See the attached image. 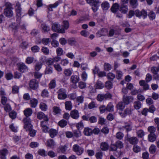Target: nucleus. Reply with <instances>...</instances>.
I'll return each mask as SVG.
<instances>
[{"mask_svg": "<svg viewBox=\"0 0 159 159\" xmlns=\"http://www.w3.org/2000/svg\"><path fill=\"white\" fill-rule=\"evenodd\" d=\"M16 6L17 7L16 9V16L17 19L16 20V23H14L12 24V28L16 30L19 27L21 16V8L20 5L19 3H17Z\"/></svg>", "mask_w": 159, "mask_h": 159, "instance_id": "1", "label": "nucleus"}, {"mask_svg": "<svg viewBox=\"0 0 159 159\" xmlns=\"http://www.w3.org/2000/svg\"><path fill=\"white\" fill-rule=\"evenodd\" d=\"M5 8L4 10L5 15L9 18L12 17L13 15V13L12 11L11 5L10 3L7 2L5 4Z\"/></svg>", "mask_w": 159, "mask_h": 159, "instance_id": "2", "label": "nucleus"}, {"mask_svg": "<svg viewBox=\"0 0 159 159\" xmlns=\"http://www.w3.org/2000/svg\"><path fill=\"white\" fill-rule=\"evenodd\" d=\"M58 98L59 99L64 100L67 97L66 94V91L63 88L60 89L57 91Z\"/></svg>", "mask_w": 159, "mask_h": 159, "instance_id": "3", "label": "nucleus"}, {"mask_svg": "<svg viewBox=\"0 0 159 159\" xmlns=\"http://www.w3.org/2000/svg\"><path fill=\"white\" fill-rule=\"evenodd\" d=\"M25 124L24 128L26 130L30 129L31 128L32 125L31 124V120L30 118L28 117L24 118L23 120Z\"/></svg>", "mask_w": 159, "mask_h": 159, "instance_id": "4", "label": "nucleus"}, {"mask_svg": "<svg viewBox=\"0 0 159 159\" xmlns=\"http://www.w3.org/2000/svg\"><path fill=\"white\" fill-rule=\"evenodd\" d=\"M73 150L78 155H80L84 152V149L77 144H75L73 147Z\"/></svg>", "mask_w": 159, "mask_h": 159, "instance_id": "5", "label": "nucleus"}, {"mask_svg": "<svg viewBox=\"0 0 159 159\" xmlns=\"http://www.w3.org/2000/svg\"><path fill=\"white\" fill-rule=\"evenodd\" d=\"M134 100V98L131 96L124 95L123 97V101L125 104L128 105L132 102Z\"/></svg>", "mask_w": 159, "mask_h": 159, "instance_id": "6", "label": "nucleus"}, {"mask_svg": "<svg viewBox=\"0 0 159 159\" xmlns=\"http://www.w3.org/2000/svg\"><path fill=\"white\" fill-rule=\"evenodd\" d=\"M29 85L31 89L33 90H35L39 87V83L37 80L33 79L30 80Z\"/></svg>", "mask_w": 159, "mask_h": 159, "instance_id": "7", "label": "nucleus"}, {"mask_svg": "<svg viewBox=\"0 0 159 159\" xmlns=\"http://www.w3.org/2000/svg\"><path fill=\"white\" fill-rule=\"evenodd\" d=\"M62 28L59 31L60 33L64 34L65 33V30H67L69 27V24L68 20H65L62 22Z\"/></svg>", "mask_w": 159, "mask_h": 159, "instance_id": "8", "label": "nucleus"}, {"mask_svg": "<svg viewBox=\"0 0 159 159\" xmlns=\"http://www.w3.org/2000/svg\"><path fill=\"white\" fill-rule=\"evenodd\" d=\"M80 80L79 76L75 75H72L70 79V82L75 84L77 83L80 81Z\"/></svg>", "mask_w": 159, "mask_h": 159, "instance_id": "9", "label": "nucleus"}, {"mask_svg": "<svg viewBox=\"0 0 159 159\" xmlns=\"http://www.w3.org/2000/svg\"><path fill=\"white\" fill-rule=\"evenodd\" d=\"M70 115L72 118L75 119H77L79 117L78 111L75 109L72 110L70 111Z\"/></svg>", "mask_w": 159, "mask_h": 159, "instance_id": "10", "label": "nucleus"}, {"mask_svg": "<svg viewBox=\"0 0 159 159\" xmlns=\"http://www.w3.org/2000/svg\"><path fill=\"white\" fill-rule=\"evenodd\" d=\"M73 70L71 68H66L64 70L63 73L65 77H70L73 73Z\"/></svg>", "mask_w": 159, "mask_h": 159, "instance_id": "11", "label": "nucleus"}, {"mask_svg": "<svg viewBox=\"0 0 159 159\" xmlns=\"http://www.w3.org/2000/svg\"><path fill=\"white\" fill-rule=\"evenodd\" d=\"M100 2L99 0L95 1L92 4V8L94 12H96L98 9V7L99 6Z\"/></svg>", "mask_w": 159, "mask_h": 159, "instance_id": "12", "label": "nucleus"}, {"mask_svg": "<svg viewBox=\"0 0 159 159\" xmlns=\"http://www.w3.org/2000/svg\"><path fill=\"white\" fill-rule=\"evenodd\" d=\"M100 148L103 151H106L108 150L109 146L108 144L106 142H102L100 144Z\"/></svg>", "mask_w": 159, "mask_h": 159, "instance_id": "13", "label": "nucleus"}, {"mask_svg": "<svg viewBox=\"0 0 159 159\" xmlns=\"http://www.w3.org/2000/svg\"><path fill=\"white\" fill-rule=\"evenodd\" d=\"M61 3V0H59L56 2L54 4H51L48 6V10L50 11H53L52 8H56Z\"/></svg>", "mask_w": 159, "mask_h": 159, "instance_id": "14", "label": "nucleus"}, {"mask_svg": "<svg viewBox=\"0 0 159 159\" xmlns=\"http://www.w3.org/2000/svg\"><path fill=\"white\" fill-rule=\"evenodd\" d=\"M61 3V0H59L56 2L54 4H51L48 6V10L50 11H53L52 8H56Z\"/></svg>", "mask_w": 159, "mask_h": 159, "instance_id": "15", "label": "nucleus"}, {"mask_svg": "<svg viewBox=\"0 0 159 159\" xmlns=\"http://www.w3.org/2000/svg\"><path fill=\"white\" fill-rule=\"evenodd\" d=\"M127 140L130 144L132 145H135L137 144L139 141L138 139L136 137H132L128 138Z\"/></svg>", "mask_w": 159, "mask_h": 159, "instance_id": "16", "label": "nucleus"}, {"mask_svg": "<svg viewBox=\"0 0 159 159\" xmlns=\"http://www.w3.org/2000/svg\"><path fill=\"white\" fill-rule=\"evenodd\" d=\"M19 70L22 72H24L28 70V68L23 63H20L18 64Z\"/></svg>", "mask_w": 159, "mask_h": 159, "instance_id": "17", "label": "nucleus"}, {"mask_svg": "<svg viewBox=\"0 0 159 159\" xmlns=\"http://www.w3.org/2000/svg\"><path fill=\"white\" fill-rule=\"evenodd\" d=\"M60 25L57 23H55L52 24V30L54 32H57L58 33H60L59 31L61 29H60Z\"/></svg>", "mask_w": 159, "mask_h": 159, "instance_id": "18", "label": "nucleus"}, {"mask_svg": "<svg viewBox=\"0 0 159 159\" xmlns=\"http://www.w3.org/2000/svg\"><path fill=\"white\" fill-rule=\"evenodd\" d=\"M48 132L50 137L53 138L57 135L58 131L54 129H51L49 130Z\"/></svg>", "mask_w": 159, "mask_h": 159, "instance_id": "19", "label": "nucleus"}, {"mask_svg": "<svg viewBox=\"0 0 159 159\" xmlns=\"http://www.w3.org/2000/svg\"><path fill=\"white\" fill-rule=\"evenodd\" d=\"M83 133L85 136H90L92 134V129L89 127H85L84 129Z\"/></svg>", "mask_w": 159, "mask_h": 159, "instance_id": "20", "label": "nucleus"}, {"mask_svg": "<svg viewBox=\"0 0 159 159\" xmlns=\"http://www.w3.org/2000/svg\"><path fill=\"white\" fill-rule=\"evenodd\" d=\"M38 103L37 99L34 98L31 99L30 100V107L32 108H35Z\"/></svg>", "mask_w": 159, "mask_h": 159, "instance_id": "21", "label": "nucleus"}, {"mask_svg": "<svg viewBox=\"0 0 159 159\" xmlns=\"http://www.w3.org/2000/svg\"><path fill=\"white\" fill-rule=\"evenodd\" d=\"M25 116L26 117H28L31 116L33 113L32 109L30 108L25 109L23 111Z\"/></svg>", "mask_w": 159, "mask_h": 159, "instance_id": "22", "label": "nucleus"}, {"mask_svg": "<svg viewBox=\"0 0 159 159\" xmlns=\"http://www.w3.org/2000/svg\"><path fill=\"white\" fill-rule=\"evenodd\" d=\"M156 139L157 136L155 134H150L148 136V141L150 142H154Z\"/></svg>", "mask_w": 159, "mask_h": 159, "instance_id": "23", "label": "nucleus"}, {"mask_svg": "<svg viewBox=\"0 0 159 159\" xmlns=\"http://www.w3.org/2000/svg\"><path fill=\"white\" fill-rule=\"evenodd\" d=\"M132 113V109L131 107L126 108L124 111V113L121 116L123 117H125L127 115H130Z\"/></svg>", "mask_w": 159, "mask_h": 159, "instance_id": "24", "label": "nucleus"}, {"mask_svg": "<svg viewBox=\"0 0 159 159\" xmlns=\"http://www.w3.org/2000/svg\"><path fill=\"white\" fill-rule=\"evenodd\" d=\"M106 110L109 112H112L114 111V106L111 102H109L107 105Z\"/></svg>", "mask_w": 159, "mask_h": 159, "instance_id": "25", "label": "nucleus"}, {"mask_svg": "<svg viewBox=\"0 0 159 159\" xmlns=\"http://www.w3.org/2000/svg\"><path fill=\"white\" fill-rule=\"evenodd\" d=\"M88 18L86 16H82L80 18L75 21L76 24H79L83 22V21L88 20Z\"/></svg>", "mask_w": 159, "mask_h": 159, "instance_id": "26", "label": "nucleus"}, {"mask_svg": "<svg viewBox=\"0 0 159 159\" xmlns=\"http://www.w3.org/2000/svg\"><path fill=\"white\" fill-rule=\"evenodd\" d=\"M41 27L44 32H47L50 30V27L45 23L42 24Z\"/></svg>", "mask_w": 159, "mask_h": 159, "instance_id": "27", "label": "nucleus"}, {"mask_svg": "<svg viewBox=\"0 0 159 159\" xmlns=\"http://www.w3.org/2000/svg\"><path fill=\"white\" fill-rule=\"evenodd\" d=\"M127 6L126 5H121L120 11L124 14L126 13L128 11Z\"/></svg>", "mask_w": 159, "mask_h": 159, "instance_id": "28", "label": "nucleus"}, {"mask_svg": "<svg viewBox=\"0 0 159 159\" xmlns=\"http://www.w3.org/2000/svg\"><path fill=\"white\" fill-rule=\"evenodd\" d=\"M65 107L66 110H70L72 107V104L71 101H66L65 102Z\"/></svg>", "mask_w": 159, "mask_h": 159, "instance_id": "29", "label": "nucleus"}, {"mask_svg": "<svg viewBox=\"0 0 159 159\" xmlns=\"http://www.w3.org/2000/svg\"><path fill=\"white\" fill-rule=\"evenodd\" d=\"M104 87V84L100 81L98 80L95 84V89H101Z\"/></svg>", "mask_w": 159, "mask_h": 159, "instance_id": "30", "label": "nucleus"}, {"mask_svg": "<svg viewBox=\"0 0 159 159\" xmlns=\"http://www.w3.org/2000/svg\"><path fill=\"white\" fill-rule=\"evenodd\" d=\"M119 7V5L117 3H115L113 4L111 9V11L113 13H116L118 10Z\"/></svg>", "mask_w": 159, "mask_h": 159, "instance_id": "31", "label": "nucleus"}, {"mask_svg": "<svg viewBox=\"0 0 159 159\" xmlns=\"http://www.w3.org/2000/svg\"><path fill=\"white\" fill-rule=\"evenodd\" d=\"M55 145V143L52 139H50L47 141V146L52 148Z\"/></svg>", "mask_w": 159, "mask_h": 159, "instance_id": "32", "label": "nucleus"}, {"mask_svg": "<svg viewBox=\"0 0 159 159\" xmlns=\"http://www.w3.org/2000/svg\"><path fill=\"white\" fill-rule=\"evenodd\" d=\"M125 105L124 102H119L117 105L116 108L117 109L122 111L124 108Z\"/></svg>", "mask_w": 159, "mask_h": 159, "instance_id": "33", "label": "nucleus"}, {"mask_svg": "<svg viewBox=\"0 0 159 159\" xmlns=\"http://www.w3.org/2000/svg\"><path fill=\"white\" fill-rule=\"evenodd\" d=\"M56 81L55 79L54 78L51 81L49 84V87L51 89H54L56 86Z\"/></svg>", "mask_w": 159, "mask_h": 159, "instance_id": "34", "label": "nucleus"}, {"mask_svg": "<svg viewBox=\"0 0 159 159\" xmlns=\"http://www.w3.org/2000/svg\"><path fill=\"white\" fill-rule=\"evenodd\" d=\"M67 121L64 119L61 120L58 123V125L62 128L65 127L67 125Z\"/></svg>", "mask_w": 159, "mask_h": 159, "instance_id": "35", "label": "nucleus"}, {"mask_svg": "<svg viewBox=\"0 0 159 159\" xmlns=\"http://www.w3.org/2000/svg\"><path fill=\"white\" fill-rule=\"evenodd\" d=\"M101 7L103 10H107L109 7V4L107 2H105L102 3Z\"/></svg>", "mask_w": 159, "mask_h": 159, "instance_id": "36", "label": "nucleus"}, {"mask_svg": "<svg viewBox=\"0 0 159 159\" xmlns=\"http://www.w3.org/2000/svg\"><path fill=\"white\" fill-rule=\"evenodd\" d=\"M39 107L43 111H46L48 109V106L47 104L43 102L40 103Z\"/></svg>", "mask_w": 159, "mask_h": 159, "instance_id": "37", "label": "nucleus"}, {"mask_svg": "<svg viewBox=\"0 0 159 159\" xmlns=\"http://www.w3.org/2000/svg\"><path fill=\"white\" fill-rule=\"evenodd\" d=\"M157 150L156 147L154 145L152 144L149 148V151L152 154H154Z\"/></svg>", "mask_w": 159, "mask_h": 159, "instance_id": "38", "label": "nucleus"}, {"mask_svg": "<svg viewBox=\"0 0 159 159\" xmlns=\"http://www.w3.org/2000/svg\"><path fill=\"white\" fill-rule=\"evenodd\" d=\"M53 68L51 66L47 67L44 72V74L46 75L50 74L52 73Z\"/></svg>", "mask_w": 159, "mask_h": 159, "instance_id": "39", "label": "nucleus"}, {"mask_svg": "<svg viewBox=\"0 0 159 159\" xmlns=\"http://www.w3.org/2000/svg\"><path fill=\"white\" fill-rule=\"evenodd\" d=\"M134 106L136 109H139L141 106V103L139 101H136L134 103Z\"/></svg>", "mask_w": 159, "mask_h": 159, "instance_id": "40", "label": "nucleus"}, {"mask_svg": "<svg viewBox=\"0 0 159 159\" xmlns=\"http://www.w3.org/2000/svg\"><path fill=\"white\" fill-rule=\"evenodd\" d=\"M113 84L111 81H107L105 83V87L108 89H110L112 88Z\"/></svg>", "mask_w": 159, "mask_h": 159, "instance_id": "41", "label": "nucleus"}, {"mask_svg": "<svg viewBox=\"0 0 159 159\" xmlns=\"http://www.w3.org/2000/svg\"><path fill=\"white\" fill-rule=\"evenodd\" d=\"M3 105L4 109L6 112H8L11 111V107L9 104L7 103Z\"/></svg>", "mask_w": 159, "mask_h": 159, "instance_id": "42", "label": "nucleus"}, {"mask_svg": "<svg viewBox=\"0 0 159 159\" xmlns=\"http://www.w3.org/2000/svg\"><path fill=\"white\" fill-rule=\"evenodd\" d=\"M61 111V110L58 107L55 106L53 108V112L55 115L60 113Z\"/></svg>", "mask_w": 159, "mask_h": 159, "instance_id": "43", "label": "nucleus"}, {"mask_svg": "<svg viewBox=\"0 0 159 159\" xmlns=\"http://www.w3.org/2000/svg\"><path fill=\"white\" fill-rule=\"evenodd\" d=\"M118 148H122L124 147L123 143L120 141L118 140L115 143Z\"/></svg>", "mask_w": 159, "mask_h": 159, "instance_id": "44", "label": "nucleus"}, {"mask_svg": "<svg viewBox=\"0 0 159 159\" xmlns=\"http://www.w3.org/2000/svg\"><path fill=\"white\" fill-rule=\"evenodd\" d=\"M107 76L108 79L111 81H112L115 78V75L111 72L108 73Z\"/></svg>", "mask_w": 159, "mask_h": 159, "instance_id": "45", "label": "nucleus"}, {"mask_svg": "<svg viewBox=\"0 0 159 159\" xmlns=\"http://www.w3.org/2000/svg\"><path fill=\"white\" fill-rule=\"evenodd\" d=\"M133 150L135 152L138 153L140 151L141 148L138 145H135L133 146Z\"/></svg>", "mask_w": 159, "mask_h": 159, "instance_id": "46", "label": "nucleus"}, {"mask_svg": "<svg viewBox=\"0 0 159 159\" xmlns=\"http://www.w3.org/2000/svg\"><path fill=\"white\" fill-rule=\"evenodd\" d=\"M106 31V29H102L100 30H99L97 34L99 35L98 36L99 37H100L102 36H105L106 34L104 33V32Z\"/></svg>", "mask_w": 159, "mask_h": 159, "instance_id": "47", "label": "nucleus"}, {"mask_svg": "<svg viewBox=\"0 0 159 159\" xmlns=\"http://www.w3.org/2000/svg\"><path fill=\"white\" fill-rule=\"evenodd\" d=\"M42 63L41 62L37 63L35 66V69L36 71H39L41 68Z\"/></svg>", "mask_w": 159, "mask_h": 159, "instance_id": "48", "label": "nucleus"}, {"mask_svg": "<svg viewBox=\"0 0 159 159\" xmlns=\"http://www.w3.org/2000/svg\"><path fill=\"white\" fill-rule=\"evenodd\" d=\"M124 135L123 133L119 132L116 134V137L118 139H121L123 137Z\"/></svg>", "mask_w": 159, "mask_h": 159, "instance_id": "49", "label": "nucleus"}, {"mask_svg": "<svg viewBox=\"0 0 159 159\" xmlns=\"http://www.w3.org/2000/svg\"><path fill=\"white\" fill-rule=\"evenodd\" d=\"M137 134L139 137L141 138L144 135V133L143 130H139L137 131Z\"/></svg>", "mask_w": 159, "mask_h": 159, "instance_id": "50", "label": "nucleus"}, {"mask_svg": "<svg viewBox=\"0 0 159 159\" xmlns=\"http://www.w3.org/2000/svg\"><path fill=\"white\" fill-rule=\"evenodd\" d=\"M42 51L45 55H48L49 54V50L46 47H43L41 49Z\"/></svg>", "mask_w": 159, "mask_h": 159, "instance_id": "51", "label": "nucleus"}, {"mask_svg": "<svg viewBox=\"0 0 159 159\" xmlns=\"http://www.w3.org/2000/svg\"><path fill=\"white\" fill-rule=\"evenodd\" d=\"M34 75L35 78L39 79L42 77V74L38 71H36L34 72Z\"/></svg>", "mask_w": 159, "mask_h": 159, "instance_id": "52", "label": "nucleus"}, {"mask_svg": "<svg viewBox=\"0 0 159 159\" xmlns=\"http://www.w3.org/2000/svg\"><path fill=\"white\" fill-rule=\"evenodd\" d=\"M44 116V113L41 111L38 112L37 114V118L39 120L43 119Z\"/></svg>", "mask_w": 159, "mask_h": 159, "instance_id": "53", "label": "nucleus"}, {"mask_svg": "<svg viewBox=\"0 0 159 159\" xmlns=\"http://www.w3.org/2000/svg\"><path fill=\"white\" fill-rule=\"evenodd\" d=\"M39 49V47L37 45L34 46L31 48V50L33 52H38Z\"/></svg>", "mask_w": 159, "mask_h": 159, "instance_id": "54", "label": "nucleus"}, {"mask_svg": "<svg viewBox=\"0 0 159 159\" xmlns=\"http://www.w3.org/2000/svg\"><path fill=\"white\" fill-rule=\"evenodd\" d=\"M130 3L134 7H136L138 4L137 0H130Z\"/></svg>", "mask_w": 159, "mask_h": 159, "instance_id": "55", "label": "nucleus"}, {"mask_svg": "<svg viewBox=\"0 0 159 159\" xmlns=\"http://www.w3.org/2000/svg\"><path fill=\"white\" fill-rule=\"evenodd\" d=\"M69 63L68 60L66 59H62L61 60V64L64 66H66Z\"/></svg>", "mask_w": 159, "mask_h": 159, "instance_id": "56", "label": "nucleus"}, {"mask_svg": "<svg viewBox=\"0 0 159 159\" xmlns=\"http://www.w3.org/2000/svg\"><path fill=\"white\" fill-rule=\"evenodd\" d=\"M48 91L46 89H44L42 92L41 96L43 97H47L48 96Z\"/></svg>", "mask_w": 159, "mask_h": 159, "instance_id": "57", "label": "nucleus"}, {"mask_svg": "<svg viewBox=\"0 0 159 159\" xmlns=\"http://www.w3.org/2000/svg\"><path fill=\"white\" fill-rule=\"evenodd\" d=\"M50 42L49 38H43L41 40V42L44 45H47Z\"/></svg>", "mask_w": 159, "mask_h": 159, "instance_id": "58", "label": "nucleus"}, {"mask_svg": "<svg viewBox=\"0 0 159 159\" xmlns=\"http://www.w3.org/2000/svg\"><path fill=\"white\" fill-rule=\"evenodd\" d=\"M19 92V87L16 85H14L12 87V92L15 94L18 93Z\"/></svg>", "mask_w": 159, "mask_h": 159, "instance_id": "59", "label": "nucleus"}, {"mask_svg": "<svg viewBox=\"0 0 159 159\" xmlns=\"http://www.w3.org/2000/svg\"><path fill=\"white\" fill-rule=\"evenodd\" d=\"M80 34L82 36L86 37L89 34V33L86 30H83L80 32Z\"/></svg>", "mask_w": 159, "mask_h": 159, "instance_id": "60", "label": "nucleus"}, {"mask_svg": "<svg viewBox=\"0 0 159 159\" xmlns=\"http://www.w3.org/2000/svg\"><path fill=\"white\" fill-rule=\"evenodd\" d=\"M63 51L62 49L60 48H58L56 50V52L57 56H61L63 54Z\"/></svg>", "mask_w": 159, "mask_h": 159, "instance_id": "61", "label": "nucleus"}, {"mask_svg": "<svg viewBox=\"0 0 159 159\" xmlns=\"http://www.w3.org/2000/svg\"><path fill=\"white\" fill-rule=\"evenodd\" d=\"M148 130L150 133V134H155L156 129L153 126H149L148 127Z\"/></svg>", "mask_w": 159, "mask_h": 159, "instance_id": "62", "label": "nucleus"}, {"mask_svg": "<svg viewBox=\"0 0 159 159\" xmlns=\"http://www.w3.org/2000/svg\"><path fill=\"white\" fill-rule=\"evenodd\" d=\"M55 69L58 71L60 72L62 70V68L58 64H56L54 65Z\"/></svg>", "mask_w": 159, "mask_h": 159, "instance_id": "63", "label": "nucleus"}, {"mask_svg": "<svg viewBox=\"0 0 159 159\" xmlns=\"http://www.w3.org/2000/svg\"><path fill=\"white\" fill-rule=\"evenodd\" d=\"M104 67L106 70L109 71L111 70V65L109 64L108 63H105L104 64Z\"/></svg>", "mask_w": 159, "mask_h": 159, "instance_id": "64", "label": "nucleus"}]
</instances>
